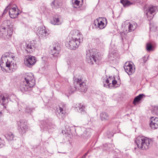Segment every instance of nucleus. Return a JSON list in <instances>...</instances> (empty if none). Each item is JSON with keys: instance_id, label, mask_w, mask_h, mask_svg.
<instances>
[{"instance_id": "nucleus-1", "label": "nucleus", "mask_w": 158, "mask_h": 158, "mask_svg": "<svg viewBox=\"0 0 158 158\" xmlns=\"http://www.w3.org/2000/svg\"><path fill=\"white\" fill-rule=\"evenodd\" d=\"M15 58V57L11 53H5L2 55L1 59L0 65L1 67H2L3 64L5 63L6 66L10 70V72L14 71L17 69L16 64L12 62V60H14Z\"/></svg>"}, {"instance_id": "nucleus-2", "label": "nucleus", "mask_w": 158, "mask_h": 158, "mask_svg": "<svg viewBox=\"0 0 158 158\" xmlns=\"http://www.w3.org/2000/svg\"><path fill=\"white\" fill-rule=\"evenodd\" d=\"M35 85V80L32 74H28L24 78L20 85V89L22 92H28Z\"/></svg>"}, {"instance_id": "nucleus-3", "label": "nucleus", "mask_w": 158, "mask_h": 158, "mask_svg": "<svg viewBox=\"0 0 158 158\" xmlns=\"http://www.w3.org/2000/svg\"><path fill=\"white\" fill-rule=\"evenodd\" d=\"M86 61L90 64L94 63L98 64L101 60V57L99 53L95 49H92L86 51Z\"/></svg>"}, {"instance_id": "nucleus-4", "label": "nucleus", "mask_w": 158, "mask_h": 158, "mask_svg": "<svg viewBox=\"0 0 158 158\" xmlns=\"http://www.w3.org/2000/svg\"><path fill=\"white\" fill-rule=\"evenodd\" d=\"M135 142L139 149L144 150L148 149L150 148L152 140L146 137L139 136L135 139Z\"/></svg>"}, {"instance_id": "nucleus-5", "label": "nucleus", "mask_w": 158, "mask_h": 158, "mask_svg": "<svg viewBox=\"0 0 158 158\" xmlns=\"http://www.w3.org/2000/svg\"><path fill=\"white\" fill-rule=\"evenodd\" d=\"M13 31L12 25L10 24V21H4L0 27V33L4 37L9 39L12 35Z\"/></svg>"}, {"instance_id": "nucleus-6", "label": "nucleus", "mask_w": 158, "mask_h": 158, "mask_svg": "<svg viewBox=\"0 0 158 158\" xmlns=\"http://www.w3.org/2000/svg\"><path fill=\"white\" fill-rule=\"evenodd\" d=\"M73 83L76 90L77 89L82 92H85L86 91V85L81 76H79L77 77L74 76Z\"/></svg>"}, {"instance_id": "nucleus-7", "label": "nucleus", "mask_w": 158, "mask_h": 158, "mask_svg": "<svg viewBox=\"0 0 158 158\" xmlns=\"http://www.w3.org/2000/svg\"><path fill=\"white\" fill-rule=\"evenodd\" d=\"M80 37L73 38L72 37L69 42H67L65 45L66 46L71 50H75L78 47L80 43L82 42L83 36L81 34L79 33Z\"/></svg>"}, {"instance_id": "nucleus-8", "label": "nucleus", "mask_w": 158, "mask_h": 158, "mask_svg": "<svg viewBox=\"0 0 158 158\" xmlns=\"http://www.w3.org/2000/svg\"><path fill=\"white\" fill-rule=\"evenodd\" d=\"M50 53L53 57H57L60 51V44L58 43H55L50 47Z\"/></svg>"}, {"instance_id": "nucleus-9", "label": "nucleus", "mask_w": 158, "mask_h": 158, "mask_svg": "<svg viewBox=\"0 0 158 158\" xmlns=\"http://www.w3.org/2000/svg\"><path fill=\"white\" fill-rule=\"evenodd\" d=\"M17 124L19 133L21 134L25 133L28 129L27 122L24 120H20L17 122Z\"/></svg>"}, {"instance_id": "nucleus-10", "label": "nucleus", "mask_w": 158, "mask_h": 158, "mask_svg": "<svg viewBox=\"0 0 158 158\" xmlns=\"http://www.w3.org/2000/svg\"><path fill=\"white\" fill-rule=\"evenodd\" d=\"M24 49L28 53H31L35 50V44L34 41L28 42L23 44Z\"/></svg>"}, {"instance_id": "nucleus-11", "label": "nucleus", "mask_w": 158, "mask_h": 158, "mask_svg": "<svg viewBox=\"0 0 158 158\" xmlns=\"http://www.w3.org/2000/svg\"><path fill=\"white\" fill-rule=\"evenodd\" d=\"M14 96L13 94H11L7 93L2 94L0 95V98L2 101V105L3 106V108H6V105L11 100V97Z\"/></svg>"}, {"instance_id": "nucleus-12", "label": "nucleus", "mask_w": 158, "mask_h": 158, "mask_svg": "<svg viewBox=\"0 0 158 158\" xmlns=\"http://www.w3.org/2000/svg\"><path fill=\"white\" fill-rule=\"evenodd\" d=\"M36 58L31 55L25 57L24 60L25 65L27 67L30 68L34 65L36 62Z\"/></svg>"}, {"instance_id": "nucleus-13", "label": "nucleus", "mask_w": 158, "mask_h": 158, "mask_svg": "<svg viewBox=\"0 0 158 158\" xmlns=\"http://www.w3.org/2000/svg\"><path fill=\"white\" fill-rule=\"evenodd\" d=\"M132 62H126L124 65V69L125 72L129 75H131L135 71V68L133 66Z\"/></svg>"}, {"instance_id": "nucleus-14", "label": "nucleus", "mask_w": 158, "mask_h": 158, "mask_svg": "<svg viewBox=\"0 0 158 158\" xmlns=\"http://www.w3.org/2000/svg\"><path fill=\"white\" fill-rule=\"evenodd\" d=\"M20 13V11L19 10L17 6L15 5L13 6L9 11L10 16L12 19L16 18Z\"/></svg>"}, {"instance_id": "nucleus-15", "label": "nucleus", "mask_w": 158, "mask_h": 158, "mask_svg": "<svg viewBox=\"0 0 158 158\" xmlns=\"http://www.w3.org/2000/svg\"><path fill=\"white\" fill-rule=\"evenodd\" d=\"M156 7L155 6H152L148 8L146 11V13L147 18L149 20L152 19L155 14Z\"/></svg>"}, {"instance_id": "nucleus-16", "label": "nucleus", "mask_w": 158, "mask_h": 158, "mask_svg": "<svg viewBox=\"0 0 158 158\" xmlns=\"http://www.w3.org/2000/svg\"><path fill=\"white\" fill-rule=\"evenodd\" d=\"M38 33L44 38H46L49 34V30L45 26L39 27L37 30Z\"/></svg>"}, {"instance_id": "nucleus-17", "label": "nucleus", "mask_w": 158, "mask_h": 158, "mask_svg": "<svg viewBox=\"0 0 158 158\" xmlns=\"http://www.w3.org/2000/svg\"><path fill=\"white\" fill-rule=\"evenodd\" d=\"M150 126L152 129H155L158 128V118L152 117L150 119Z\"/></svg>"}, {"instance_id": "nucleus-18", "label": "nucleus", "mask_w": 158, "mask_h": 158, "mask_svg": "<svg viewBox=\"0 0 158 158\" xmlns=\"http://www.w3.org/2000/svg\"><path fill=\"white\" fill-rule=\"evenodd\" d=\"M66 105L64 103H61L60 104L59 106V108L58 111L59 113V116H60L62 118H63V117L65 113V110L66 109Z\"/></svg>"}, {"instance_id": "nucleus-19", "label": "nucleus", "mask_w": 158, "mask_h": 158, "mask_svg": "<svg viewBox=\"0 0 158 158\" xmlns=\"http://www.w3.org/2000/svg\"><path fill=\"white\" fill-rule=\"evenodd\" d=\"M5 137L8 140L10 143H12L13 141L16 140L17 138L12 132H9L5 134Z\"/></svg>"}, {"instance_id": "nucleus-20", "label": "nucleus", "mask_w": 158, "mask_h": 158, "mask_svg": "<svg viewBox=\"0 0 158 158\" xmlns=\"http://www.w3.org/2000/svg\"><path fill=\"white\" fill-rule=\"evenodd\" d=\"M41 125L40 126L41 128H43V129L47 128L48 129H51L53 127L52 124L49 123H48V121L46 120L45 121H43L41 122Z\"/></svg>"}, {"instance_id": "nucleus-21", "label": "nucleus", "mask_w": 158, "mask_h": 158, "mask_svg": "<svg viewBox=\"0 0 158 158\" xmlns=\"http://www.w3.org/2000/svg\"><path fill=\"white\" fill-rule=\"evenodd\" d=\"M60 16L56 15L53 17V19L51 21L52 24L54 25H60L61 24L60 20Z\"/></svg>"}, {"instance_id": "nucleus-22", "label": "nucleus", "mask_w": 158, "mask_h": 158, "mask_svg": "<svg viewBox=\"0 0 158 158\" xmlns=\"http://www.w3.org/2000/svg\"><path fill=\"white\" fill-rule=\"evenodd\" d=\"M96 23L98 24V27L100 29H102L104 28L106 26L104 22L102 20V18H99L97 19L96 21H95L94 24L95 26H96Z\"/></svg>"}, {"instance_id": "nucleus-23", "label": "nucleus", "mask_w": 158, "mask_h": 158, "mask_svg": "<svg viewBox=\"0 0 158 158\" xmlns=\"http://www.w3.org/2000/svg\"><path fill=\"white\" fill-rule=\"evenodd\" d=\"M76 108H78L79 111L81 114H84L86 113L85 110V106L84 105L81 103L77 104L75 106Z\"/></svg>"}, {"instance_id": "nucleus-24", "label": "nucleus", "mask_w": 158, "mask_h": 158, "mask_svg": "<svg viewBox=\"0 0 158 158\" xmlns=\"http://www.w3.org/2000/svg\"><path fill=\"white\" fill-rule=\"evenodd\" d=\"M62 4L60 0H54L51 3V5L55 8H59L62 6Z\"/></svg>"}, {"instance_id": "nucleus-25", "label": "nucleus", "mask_w": 158, "mask_h": 158, "mask_svg": "<svg viewBox=\"0 0 158 158\" xmlns=\"http://www.w3.org/2000/svg\"><path fill=\"white\" fill-rule=\"evenodd\" d=\"M127 25L128 28V32H129L134 31L137 26V23L133 22L129 23L127 24Z\"/></svg>"}, {"instance_id": "nucleus-26", "label": "nucleus", "mask_w": 158, "mask_h": 158, "mask_svg": "<svg viewBox=\"0 0 158 158\" xmlns=\"http://www.w3.org/2000/svg\"><path fill=\"white\" fill-rule=\"evenodd\" d=\"M10 144L11 145L12 147L14 149H17L19 148L21 146L19 144V142L16 139L13 141L12 143H11Z\"/></svg>"}, {"instance_id": "nucleus-27", "label": "nucleus", "mask_w": 158, "mask_h": 158, "mask_svg": "<svg viewBox=\"0 0 158 158\" xmlns=\"http://www.w3.org/2000/svg\"><path fill=\"white\" fill-rule=\"evenodd\" d=\"M100 118L102 121L107 120L109 119L108 114L105 112H102L100 113Z\"/></svg>"}, {"instance_id": "nucleus-28", "label": "nucleus", "mask_w": 158, "mask_h": 158, "mask_svg": "<svg viewBox=\"0 0 158 158\" xmlns=\"http://www.w3.org/2000/svg\"><path fill=\"white\" fill-rule=\"evenodd\" d=\"M92 130L89 129H86V131L84 132V133L82 135V137L84 138H87L91 135V132Z\"/></svg>"}, {"instance_id": "nucleus-29", "label": "nucleus", "mask_w": 158, "mask_h": 158, "mask_svg": "<svg viewBox=\"0 0 158 158\" xmlns=\"http://www.w3.org/2000/svg\"><path fill=\"white\" fill-rule=\"evenodd\" d=\"M108 79L106 78L105 81H103V86L104 87L107 88H112V85L109 82Z\"/></svg>"}, {"instance_id": "nucleus-30", "label": "nucleus", "mask_w": 158, "mask_h": 158, "mask_svg": "<svg viewBox=\"0 0 158 158\" xmlns=\"http://www.w3.org/2000/svg\"><path fill=\"white\" fill-rule=\"evenodd\" d=\"M144 96V95L143 94H140L138 96L136 97L133 101V103L135 104L136 103L138 102L143 98V97Z\"/></svg>"}, {"instance_id": "nucleus-31", "label": "nucleus", "mask_w": 158, "mask_h": 158, "mask_svg": "<svg viewBox=\"0 0 158 158\" xmlns=\"http://www.w3.org/2000/svg\"><path fill=\"white\" fill-rule=\"evenodd\" d=\"M120 2L124 7H127L133 4L131 2H130L127 0H121Z\"/></svg>"}, {"instance_id": "nucleus-32", "label": "nucleus", "mask_w": 158, "mask_h": 158, "mask_svg": "<svg viewBox=\"0 0 158 158\" xmlns=\"http://www.w3.org/2000/svg\"><path fill=\"white\" fill-rule=\"evenodd\" d=\"M72 5L74 8H77L80 7V2L78 0H72Z\"/></svg>"}, {"instance_id": "nucleus-33", "label": "nucleus", "mask_w": 158, "mask_h": 158, "mask_svg": "<svg viewBox=\"0 0 158 158\" xmlns=\"http://www.w3.org/2000/svg\"><path fill=\"white\" fill-rule=\"evenodd\" d=\"M152 113L154 114L158 115V106H155L152 109Z\"/></svg>"}, {"instance_id": "nucleus-34", "label": "nucleus", "mask_w": 158, "mask_h": 158, "mask_svg": "<svg viewBox=\"0 0 158 158\" xmlns=\"http://www.w3.org/2000/svg\"><path fill=\"white\" fill-rule=\"evenodd\" d=\"M79 33L81 34V33L79 32L78 31H76V30H73L71 31L70 34L72 35H77L78 36V35L79 38L80 37V35H79Z\"/></svg>"}, {"instance_id": "nucleus-35", "label": "nucleus", "mask_w": 158, "mask_h": 158, "mask_svg": "<svg viewBox=\"0 0 158 158\" xmlns=\"http://www.w3.org/2000/svg\"><path fill=\"white\" fill-rule=\"evenodd\" d=\"M34 109L31 108L28 106H26L25 109V111L26 113H31Z\"/></svg>"}, {"instance_id": "nucleus-36", "label": "nucleus", "mask_w": 158, "mask_h": 158, "mask_svg": "<svg viewBox=\"0 0 158 158\" xmlns=\"http://www.w3.org/2000/svg\"><path fill=\"white\" fill-rule=\"evenodd\" d=\"M152 48V46L151 44H148L146 45V49L148 51H151Z\"/></svg>"}, {"instance_id": "nucleus-37", "label": "nucleus", "mask_w": 158, "mask_h": 158, "mask_svg": "<svg viewBox=\"0 0 158 158\" xmlns=\"http://www.w3.org/2000/svg\"><path fill=\"white\" fill-rule=\"evenodd\" d=\"M10 7V5H9L7 6L6 8L4 10L3 14H5L7 13L8 9H9Z\"/></svg>"}, {"instance_id": "nucleus-38", "label": "nucleus", "mask_w": 158, "mask_h": 158, "mask_svg": "<svg viewBox=\"0 0 158 158\" xmlns=\"http://www.w3.org/2000/svg\"><path fill=\"white\" fill-rule=\"evenodd\" d=\"M3 142V141L1 140V138H0V148H2L4 146V144Z\"/></svg>"}, {"instance_id": "nucleus-39", "label": "nucleus", "mask_w": 158, "mask_h": 158, "mask_svg": "<svg viewBox=\"0 0 158 158\" xmlns=\"http://www.w3.org/2000/svg\"><path fill=\"white\" fill-rule=\"evenodd\" d=\"M117 83V81L115 80H113L112 81V87H114V85H115Z\"/></svg>"}, {"instance_id": "nucleus-40", "label": "nucleus", "mask_w": 158, "mask_h": 158, "mask_svg": "<svg viewBox=\"0 0 158 158\" xmlns=\"http://www.w3.org/2000/svg\"><path fill=\"white\" fill-rule=\"evenodd\" d=\"M147 59L148 58L144 56L141 59V60L142 61H143L144 63H145L147 61Z\"/></svg>"}, {"instance_id": "nucleus-41", "label": "nucleus", "mask_w": 158, "mask_h": 158, "mask_svg": "<svg viewBox=\"0 0 158 158\" xmlns=\"http://www.w3.org/2000/svg\"><path fill=\"white\" fill-rule=\"evenodd\" d=\"M104 20H105V22H106V23H107V20H106V18H103V21H104Z\"/></svg>"}, {"instance_id": "nucleus-42", "label": "nucleus", "mask_w": 158, "mask_h": 158, "mask_svg": "<svg viewBox=\"0 0 158 158\" xmlns=\"http://www.w3.org/2000/svg\"><path fill=\"white\" fill-rule=\"evenodd\" d=\"M88 152H87L86 153H85L84 155L85 156V157L87 156V155L88 154Z\"/></svg>"}, {"instance_id": "nucleus-43", "label": "nucleus", "mask_w": 158, "mask_h": 158, "mask_svg": "<svg viewBox=\"0 0 158 158\" xmlns=\"http://www.w3.org/2000/svg\"><path fill=\"white\" fill-rule=\"evenodd\" d=\"M85 157H85V156L83 155V156H82V157H81V158H85Z\"/></svg>"}, {"instance_id": "nucleus-44", "label": "nucleus", "mask_w": 158, "mask_h": 158, "mask_svg": "<svg viewBox=\"0 0 158 158\" xmlns=\"http://www.w3.org/2000/svg\"><path fill=\"white\" fill-rule=\"evenodd\" d=\"M0 114H1V112H0Z\"/></svg>"}]
</instances>
